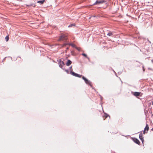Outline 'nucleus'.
Here are the masks:
<instances>
[{
	"mask_svg": "<svg viewBox=\"0 0 153 153\" xmlns=\"http://www.w3.org/2000/svg\"><path fill=\"white\" fill-rule=\"evenodd\" d=\"M45 0H41L40 1H37V3L40 4H43L45 2Z\"/></svg>",
	"mask_w": 153,
	"mask_h": 153,
	"instance_id": "9b49d317",
	"label": "nucleus"
},
{
	"mask_svg": "<svg viewBox=\"0 0 153 153\" xmlns=\"http://www.w3.org/2000/svg\"><path fill=\"white\" fill-rule=\"evenodd\" d=\"M68 39L67 35L66 34H62L59 37V40L65 41Z\"/></svg>",
	"mask_w": 153,
	"mask_h": 153,
	"instance_id": "f257e3e1",
	"label": "nucleus"
},
{
	"mask_svg": "<svg viewBox=\"0 0 153 153\" xmlns=\"http://www.w3.org/2000/svg\"><path fill=\"white\" fill-rule=\"evenodd\" d=\"M82 55H83V56H84L85 57H87V55H86L85 54V53H82Z\"/></svg>",
	"mask_w": 153,
	"mask_h": 153,
	"instance_id": "6ab92c4d",
	"label": "nucleus"
},
{
	"mask_svg": "<svg viewBox=\"0 0 153 153\" xmlns=\"http://www.w3.org/2000/svg\"><path fill=\"white\" fill-rule=\"evenodd\" d=\"M105 2L104 0H100V1L97 0L96 2L94 4V5H96L97 4H102Z\"/></svg>",
	"mask_w": 153,
	"mask_h": 153,
	"instance_id": "20e7f679",
	"label": "nucleus"
},
{
	"mask_svg": "<svg viewBox=\"0 0 153 153\" xmlns=\"http://www.w3.org/2000/svg\"><path fill=\"white\" fill-rule=\"evenodd\" d=\"M59 66L60 68H62V66L64 65L63 62L61 60H59Z\"/></svg>",
	"mask_w": 153,
	"mask_h": 153,
	"instance_id": "0eeeda50",
	"label": "nucleus"
},
{
	"mask_svg": "<svg viewBox=\"0 0 153 153\" xmlns=\"http://www.w3.org/2000/svg\"><path fill=\"white\" fill-rule=\"evenodd\" d=\"M75 25H74V24H71L70 25H69L68 26V27H72L73 26H74Z\"/></svg>",
	"mask_w": 153,
	"mask_h": 153,
	"instance_id": "a211bd4d",
	"label": "nucleus"
},
{
	"mask_svg": "<svg viewBox=\"0 0 153 153\" xmlns=\"http://www.w3.org/2000/svg\"><path fill=\"white\" fill-rule=\"evenodd\" d=\"M108 116H109L108 114H106L105 115V118H106Z\"/></svg>",
	"mask_w": 153,
	"mask_h": 153,
	"instance_id": "aec40b11",
	"label": "nucleus"
},
{
	"mask_svg": "<svg viewBox=\"0 0 153 153\" xmlns=\"http://www.w3.org/2000/svg\"><path fill=\"white\" fill-rule=\"evenodd\" d=\"M72 63V62L70 60H68V61L66 63V65L67 66H69Z\"/></svg>",
	"mask_w": 153,
	"mask_h": 153,
	"instance_id": "9d476101",
	"label": "nucleus"
},
{
	"mask_svg": "<svg viewBox=\"0 0 153 153\" xmlns=\"http://www.w3.org/2000/svg\"><path fill=\"white\" fill-rule=\"evenodd\" d=\"M139 137L140 139L141 140L142 142L143 143V142L144 141V139L143 138V134L142 131L140 133L139 135Z\"/></svg>",
	"mask_w": 153,
	"mask_h": 153,
	"instance_id": "423d86ee",
	"label": "nucleus"
},
{
	"mask_svg": "<svg viewBox=\"0 0 153 153\" xmlns=\"http://www.w3.org/2000/svg\"><path fill=\"white\" fill-rule=\"evenodd\" d=\"M70 74L74 76L79 78L82 76V75L73 72L72 69L71 70Z\"/></svg>",
	"mask_w": 153,
	"mask_h": 153,
	"instance_id": "f03ea898",
	"label": "nucleus"
},
{
	"mask_svg": "<svg viewBox=\"0 0 153 153\" xmlns=\"http://www.w3.org/2000/svg\"><path fill=\"white\" fill-rule=\"evenodd\" d=\"M152 105H153V102H152Z\"/></svg>",
	"mask_w": 153,
	"mask_h": 153,
	"instance_id": "393cba45",
	"label": "nucleus"
},
{
	"mask_svg": "<svg viewBox=\"0 0 153 153\" xmlns=\"http://www.w3.org/2000/svg\"><path fill=\"white\" fill-rule=\"evenodd\" d=\"M75 48L78 51H80V48H78L77 47H75Z\"/></svg>",
	"mask_w": 153,
	"mask_h": 153,
	"instance_id": "dca6fc26",
	"label": "nucleus"
},
{
	"mask_svg": "<svg viewBox=\"0 0 153 153\" xmlns=\"http://www.w3.org/2000/svg\"><path fill=\"white\" fill-rule=\"evenodd\" d=\"M27 6H33L34 7H35V4H30V5H27Z\"/></svg>",
	"mask_w": 153,
	"mask_h": 153,
	"instance_id": "2eb2a0df",
	"label": "nucleus"
},
{
	"mask_svg": "<svg viewBox=\"0 0 153 153\" xmlns=\"http://www.w3.org/2000/svg\"><path fill=\"white\" fill-rule=\"evenodd\" d=\"M149 130V126L147 124H146V126L145 127V128L144 129V130H143V133L144 134H145L146 133V131L147 132Z\"/></svg>",
	"mask_w": 153,
	"mask_h": 153,
	"instance_id": "39448f33",
	"label": "nucleus"
},
{
	"mask_svg": "<svg viewBox=\"0 0 153 153\" xmlns=\"http://www.w3.org/2000/svg\"><path fill=\"white\" fill-rule=\"evenodd\" d=\"M143 71H145V69H144V67H143Z\"/></svg>",
	"mask_w": 153,
	"mask_h": 153,
	"instance_id": "4be33fe9",
	"label": "nucleus"
},
{
	"mask_svg": "<svg viewBox=\"0 0 153 153\" xmlns=\"http://www.w3.org/2000/svg\"><path fill=\"white\" fill-rule=\"evenodd\" d=\"M65 71L66 72L67 74H68L69 73V71L68 70L64 69Z\"/></svg>",
	"mask_w": 153,
	"mask_h": 153,
	"instance_id": "f3484780",
	"label": "nucleus"
},
{
	"mask_svg": "<svg viewBox=\"0 0 153 153\" xmlns=\"http://www.w3.org/2000/svg\"><path fill=\"white\" fill-rule=\"evenodd\" d=\"M9 39V37L8 36H7L5 38V39L7 42L8 41Z\"/></svg>",
	"mask_w": 153,
	"mask_h": 153,
	"instance_id": "4468645a",
	"label": "nucleus"
},
{
	"mask_svg": "<svg viewBox=\"0 0 153 153\" xmlns=\"http://www.w3.org/2000/svg\"><path fill=\"white\" fill-rule=\"evenodd\" d=\"M133 140L135 143L139 145L140 144V142L139 140L136 138H134L133 139Z\"/></svg>",
	"mask_w": 153,
	"mask_h": 153,
	"instance_id": "6e6552de",
	"label": "nucleus"
},
{
	"mask_svg": "<svg viewBox=\"0 0 153 153\" xmlns=\"http://www.w3.org/2000/svg\"><path fill=\"white\" fill-rule=\"evenodd\" d=\"M72 66H71V67H70L69 68V69H70V71H71V70L72 69Z\"/></svg>",
	"mask_w": 153,
	"mask_h": 153,
	"instance_id": "412c9836",
	"label": "nucleus"
},
{
	"mask_svg": "<svg viewBox=\"0 0 153 153\" xmlns=\"http://www.w3.org/2000/svg\"><path fill=\"white\" fill-rule=\"evenodd\" d=\"M140 92H135L134 93L133 95L136 97H137L140 96Z\"/></svg>",
	"mask_w": 153,
	"mask_h": 153,
	"instance_id": "1a4fd4ad",
	"label": "nucleus"
},
{
	"mask_svg": "<svg viewBox=\"0 0 153 153\" xmlns=\"http://www.w3.org/2000/svg\"><path fill=\"white\" fill-rule=\"evenodd\" d=\"M85 83L87 84H89L90 85H91V83L89 81L88 79L86 78L84 76H83L82 77Z\"/></svg>",
	"mask_w": 153,
	"mask_h": 153,
	"instance_id": "7ed1b4c3",
	"label": "nucleus"
},
{
	"mask_svg": "<svg viewBox=\"0 0 153 153\" xmlns=\"http://www.w3.org/2000/svg\"><path fill=\"white\" fill-rule=\"evenodd\" d=\"M67 44H64V45H63V46H65L66 45H67Z\"/></svg>",
	"mask_w": 153,
	"mask_h": 153,
	"instance_id": "5701e85b",
	"label": "nucleus"
},
{
	"mask_svg": "<svg viewBox=\"0 0 153 153\" xmlns=\"http://www.w3.org/2000/svg\"><path fill=\"white\" fill-rule=\"evenodd\" d=\"M152 130L153 131V128H152Z\"/></svg>",
	"mask_w": 153,
	"mask_h": 153,
	"instance_id": "b1692460",
	"label": "nucleus"
},
{
	"mask_svg": "<svg viewBox=\"0 0 153 153\" xmlns=\"http://www.w3.org/2000/svg\"><path fill=\"white\" fill-rule=\"evenodd\" d=\"M113 35L111 32H110L107 34V35L108 36H111Z\"/></svg>",
	"mask_w": 153,
	"mask_h": 153,
	"instance_id": "f8f14e48",
	"label": "nucleus"
},
{
	"mask_svg": "<svg viewBox=\"0 0 153 153\" xmlns=\"http://www.w3.org/2000/svg\"><path fill=\"white\" fill-rule=\"evenodd\" d=\"M70 45L73 47L75 48V47H76L75 45L74 44H70Z\"/></svg>",
	"mask_w": 153,
	"mask_h": 153,
	"instance_id": "ddd939ff",
	"label": "nucleus"
}]
</instances>
